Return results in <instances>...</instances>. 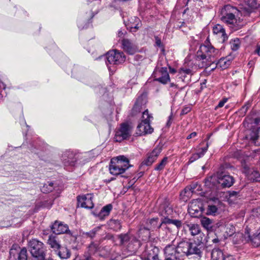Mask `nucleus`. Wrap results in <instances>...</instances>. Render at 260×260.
I'll list each match as a JSON object with an SVG mask.
<instances>
[{"mask_svg": "<svg viewBox=\"0 0 260 260\" xmlns=\"http://www.w3.org/2000/svg\"><path fill=\"white\" fill-rule=\"evenodd\" d=\"M220 56L219 50L211 45L207 39L205 44L201 45L198 50L196 60L200 68H207L214 63Z\"/></svg>", "mask_w": 260, "mask_h": 260, "instance_id": "f257e3e1", "label": "nucleus"}, {"mask_svg": "<svg viewBox=\"0 0 260 260\" xmlns=\"http://www.w3.org/2000/svg\"><path fill=\"white\" fill-rule=\"evenodd\" d=\"M130 167L129 159L123 155H120L111 159L109 171L112 175L118 176L123 174Z\"/></svg>", "mask_w": 260, "mask_h": 260, "instance_id": "f03ea898", "label": "nucleus"}, {"mask_svg": "<svg viewBox=\"0 0 260 260\" xmlns=\"http://www.w3.org/2000/svg\"><path fill=\"white\" fill-rule=\"evenodd\" d=\"M29 251L32 256V260L44 259L45 257L44 244L42 242L32 239L29 243Z\"/></svg>", "mask_w": 260, "mask_h": 260, "instance_id": "7ed1b4c3", "label": "nucleus"}, {"mask_svg": "<svg viewBox=\"0 0 260 260\" xmlns=\"http://www.w3.org/2000/svg\"><path fill=\"white\" fill-rule=\"evenodd\" d=\"M239 13L238 10L230 5H226L221 11V19L223 22L233 24L236 22V15Z\"/></svg>", "mask_w": 260, "mask_h": 260, "instance_id": "20e7f679", "label": "nucleus"}, {"mask_svg": "<svg viewBox=\"0 0 260 260\" xmlns=\"http://www.w3.org/2000/svg\"><path fill=\"white\" fill-rule=\"evenodd\" d=\"M107 62H106L107 66L109 70L110 67L109 64H119L123 63L125 60V56L122 52L116 50H113L109 51L106 56Z\"/></svg>", "mask_w": 260, "mask_h": 260, "instance_id": "39448f33", "label": "nucleus"}, {"mask_svg": "<svg viewBox=\"0 0 260 260\" xmlns=\"http://www.w3.org/2000/svg\"><path fill=\"white\" fill-rule=\"evenodd\" d=\"M131 134L132 129L130 125L127 123H123L115 130L114 139L116 142H120L128 139Z\"/></svg>", "mask_w": 260, "mask_h": 260, "instance_id": "423d86ee", "label": "nucleus"}, {"mask_svg": "<svg viewBox=\"0 0 260 260\" xmlns=\"http://www.w3.org/2000/svg\"><path fill=\"white\" fill-rule=\"evenodd\" d=\"M81 156L80 154L74 153L70 150H66L63 152L61 159L65 166L74 167L79 161V164L81 163L80 160Z\"/></svg>", "mask_w": 260, "mask_h": 260, "instance_id": "0eeeda50", "label": "nucleus"}, {"mask_svg": "<svg viewBox=\"0 0 260 260\" xmlns=\"http://www.w3.org/2000/svg\"><path fill=\"white\" fill-rule=\"evenodd\" d=\"M153 76L155 81L162 84H166L170 81V76L167 68L157 67L153 72Z\"/></svg>", "mask_w": 260, "mask_h": 260, "instance_id": "6e6552de", "label": "nucleus"}, {"mask_svg": "<svg viewBox=\"0 0 260 260\" xmlns=\"http://www.w3.org/2000/svg\"><path fill=\"white\" fill-rule=\"evenodd\" d=\"M92 194L79 196L77 197L78 206L86 209H92L93 207Z\"/></svg>", "mask_w": 260, "mask_h": 260, "instance_id": "1a4fd4ad", "label": "nucleus"}, {"mask_svg": "<svg viewBox=\"0 0 260 260\" xmlns=\"http://www.w3.org/2000/svg\"><path fill=\"white\" fill-rule=\"evenodd\" d=\"M165 260H176L179 257L177 247L174 244H169L164 248Z\"/></svg>", "mask_w": 260, "mask_h": 260, "instance_id": "9d476101", "label": "nucleus"}, {"mask_svg": "<svg viewBox=\"0 0 260 260\" xmlns=\"http://www.w3.org/2000/svg\"><path fill=\"white\" fill-rule=\"evenodd\" d=\"M161 148L160 147H155L151 152L147 154L146 158L142 162V165H145L147 166H151L157 159L158 156L161 152Z\"/></svg>", "mask_w": 260, "mask_h": 260, "instance_id": "9b49d317", "label": "nucleus"}, {"mask_svg": "<svg viewBox=\"0 0 260 260\" xmlns=\"http://www.w3.org/2000/svg\"><path fill=\"white\" fill-rule=\"evenodd\" d=\"M122 48L127 53L133 55L138 51L137 46L127 39H124L121 42Z\"/></svg>", "mask_w": 260, "mask_h": 260, "instance_id": "f8f14e48", "label": "nucleus"}, {"mask_svg": "<svg viewBox=\"0 0 260 260\" xmlns=\"http://www.w3.org/2000/svg\"><path fill=\"white\" fill-rule=\"evenodd\" d=\"M153 128L150 126V122L141 121L137 127L136 134L142 136L153 132Z\"/></svg>", "mask_w": 260, "mask_h": 260, "instance_id": "ddd939ff", "label": "nucleus"}, {"mask_svg": "<svg viewBox=\"0 0 260 260\" xmlns=\"http://www.w3.org/2000/svg\"><path fill=\"white\" fill-rule=\"evenodd\" d=\"M51 228L52 232L56 235L67 233L69 231V226L67 224L58 221H55Z\"/></svg>", "mask_w": 260, "mask_h": 260, "instance_id": "4468645a", "label": "nucleus"}, {"mask_svg": "<svg viewBox=\"0 0 260 260\" xmlns=\"http://www.w3.org/2000/svg\"><path fill=\"white\" fill-rule=\"evenodd\" d=\"M202 246L200 243H197L195 242H189L188 255L195 254L198 257H201L202 255Z\"/></svg>", "mask_w": 260, "mask_h": 260, "instance_id": "2eb2a0df", "label": "nucleus"}, {"mask_svg": "<svg viewBox=\"0 0 260 260\" xmlns=\"http://www.w3.org/2000/svg\"><path fill=\"white\" fill-rule=\"evenodd\" d=\"M218 182L223 187H229L234 183V178L229 175L221 174L218 178Z\"/></svg>", "mask_w": 260, "mask_h": 260, "instance_id": "dca6fc26", "label": "nucleus"}, {"mask_svg": "<svg viewBox=\"0 0 260 260\" xmlns=\"http://www.w3.org/2000/svg\"><path fill=\"white\" fill-rule=\"evenodd\" d=\"M173 214L172 208L169 206L162 205L160 208L159 214L162 217L161 219V223L159 225L158 228H160L161 225L164 223L166 218H170Z\"/></svg>", "mask_w": 260, "mask_h": 260, "instance_id": "f3484780", "label": "nucleus"}, {"mask_svg": "<svg viewBox=\"0 0 260 260\" xmlns=\"http://www.w3.org/2000/svg\"><path fill=\"white\" fill-rule=\"evenodd\" d=\"M198 203L197 201H192L189 205L188 211L191 216L196 217L201 213V208L197 205Z\"/></svg>", "mask_w": 260, "mask_h": 260, "instance_id": "a211bd4d", "label": "nucleus"}, {"mask_svg": "<svg viewBox=\"0 0 260 260\" xmlns=\"http://www.w3.org/2000/svg\"><path fill=\"white\" fill-rule=\"evenodd\" d=\"M145 104V100L143 95H141L138 98L136 103L132 109V113L134 115L140 112L142 108V106Z\"/></svg>", "mask_w": 260, "mask_h": 260, "instance_id": "6ab92c4d", "label": "nucleus"}, {"mask_svg": "<svg viewBox=\"0 0 260 260\" xmlns=\"http://www.w3.org/2000/svg\"><path fill=\"white\" fill-rule=\"evenodd\" d=\"M189 246V242L181 241L179 243L177 246L179 255L184 254L188 256Z\"/></svg>", "mask_w": 260, "mask_h": 260, "instance_id": "aec40b11", "label": "nucleus"}, {"mask_svg": "<svg viewBox=\"0 0 260 260\" xmlns=\"http://www.w3.org/2000/svg\"><path fill=\"white\" fill-rule=\"evenodd\" d=\"M47 244L51 248L55 251L59 250L61 247L60 242L57 237L52 235L49 236Z\"/></svg>", "mask_w": 260, "mask_h": 260, "instance_id": "412c9836", "label": "nucleus"}, {"mask_svg": "<svg viewBox=\"0 0 260 260\" xmlns=\"http://www.w3.org/2000/svg\"><path fill=\"white\" fill-rule=\"evenodd\" d=\"M247 179L251 181H260V174L253 169H248L245 172Z\"/></svg>", "mask_w": 260, "mask_h": 260, "instance_id": "4be33fe9", "label": "nucleus"}, {"mask_svg": "<svg viewBox=\"0 0 260 260\" xmlns=\"http://www.w3.org/2000/svg\"><path fill=\"white\" fill-rule=\"evenodd\" d=\"M255 144H257V140H260V127L252 128L247 137Z\"/></svg>", "mask_w": 260, "mask_h": 260, "instance_id": "5701e85b", "label": "nucleus"}, {"mask_svg": "<svg viewBox=\"0 0 260 260\" xmlns=\"http://www.w3.org/2000/svg\"><path fill=\"white\" fill-rule=\"evenodd\" d=\"M216 67H220L222 69L227 68L231 63V58L230 57H221L217 62H215Z\"/></svg>", "mask_w": 260, "mask_h": 260, "instance_id": "b1692460", "label": "nucleus"}, {"mask_svg": "<svg viewBox=\"0 0 260 260\" xmlns=\"http://www.w3.org/2000/svg\"><path fill=\"white\" fill-rule=\"evenodd\" d=\"M213 31L215 34H219L221 35V37L222 38V42H224L228 39V36H226L225 32V30L222 25L220 24L216 25L213 27Z\"/></svg>", "mask_w": 260, "mask_h": 260, "instance_id": "393cba45", "label": "nucleus"}, {"mask_svg": "<svg viewBox=\"0 0 260 260\" xmlns=\"http://www.w3.org/2000/svg\"><path fill=\"white\" fill-rule=\"evenodd\" d=\"M224 254L218 248H214L211 252L212 260H223Z\"/></svg>", "mask_w": 260, "mask_h": 260, "instance_id": "a878e982", "label": "nucleus"}, {"mask_svg": "<svg viewBox=\"0 0 260 260\" xmlns=\"http://www.w3.org/2000/svg\"><path fill=\"white\" fill-rule=\"evenodd\" d=\"M112 208V206L111 204H108L103 207L99 214L100 218L103 219L105 217L108 216Z\"/></svg>", "mask_w": 260, "mask_h": 260, "instance_id": "bb28decb", "label": "nucleus"}, {"mask_svg": "<svg viewBox=\"0 0 260 260\" xmlns=\"http://www.w3.org/2000/svg\"><path fill=\"white\" fill-rule=\"evenodd\" d=\"M201 223L204 228L207 230H210L213 227V221L207 217H203L201 219Z\"/></svg>", "mask_w": 260, "mask_h": 260, "instance_id": "cd10ccee", "label": "nucleus"}, {"mask_svg": "<svg viewBox=\"0 0 260 260\" xmlns=\"http://www.w3.org/2000/svg\"><path fill=\"white\" fill-rule=\"evenodd\" d=\"M187 225L191 235L196 236L200 233L201 230L200 226L198 224L190 223L188 224Z\"/></svg>", "mask_w": 260, "mask_h": 260, "instance_id": "c85d7f7f", "label": "nucleus"}, {"mask_svg": "<svg viewBox=\"0 0 260 260\" xmlns=\"http://www.w3.org/2000/svg\"><path fill=\"white\" fill-rule=\"evenodd\" d=\"M58 252V255L61 258L67 259L70 257L71 252L69 249L66 247H60Z\"/></svg>", "mask_w": 260, "mask_h": 260, "instance_id": "c756f323", "label": "nucleus"}, {"mask_svg": "<svg viewBox=\"0 0 260 260\" xmlns=\"http://www.w3.org/2000/svg\"><path fill=\"white\" fill-rule=\"evenodd\" d=\"M53 185V183L50 182L45 183L41 188V191L45 193L52 191L54 189Z\"/></svg>", "mask_w": 260, "mask_h": 260, "instance_id": "7c9ffc66", "label": "nucleus"}, {"mask_svg": "<svg viewBox=\"0 0 260 260\" xmlns=\"http://www.w3.org/2000/svg\"><path fill=\"white\" fill-rule=\"evenodd\" d=\"M247 5L251 9L257 8L260 6L258 0H244Z\"/></svg>", "mask_w": 260, "mask_h": 260, "instance_id": "2f4dec72", "label": "nucleus"}, {"mask_svg": "<svg viewBox=\"0 0 260 260\" xmlns=\"http://www.w3.org/2000/svg\"><path fill=\"white\" fill-rule=\"evenodd\" d=\"M165 224H173L176 225L177 228H180L182 226V222L180 220L177 219H171L170 218H166L164 221Z\"/></svg>", "mask_w": 260, "mask_h": 260, "instance_id": "473e14b6", "label": "nucleus"}, {"mask_svg": "<svg viewBox=\"0 0 260 260\" xmlns=\"http://www.w3.org/2000/svg\"><path fill=\"white\" fill-rule=\"evenodd\" d=\"M231 48L234 51L237 50L240 46V40L238 38L232 40L230 42Z\"/></svg>", "mask_w": 260, "mask_h": 260, "instance_id": "72a5a7b5", "label": "nucleus"}, {"mask_svg": "<svg viewBox=\"0 0 260 260\" xmlns=\"http://www.w3.org/2000/svg\"><path fill=\"white\" fill-rule=\"evenodd\" d=\"M194 187H187L181 192L180 195L185 196L188 198L194 191Z\"/></svg>", "mask_w": 260, "mask_h": 260, "instance_id": "f704fd0d", "label": "nucleus"}, {"mask_svg": "<svg viewBox=\"0 0 260 260\" xmlns=\"http://www.w3.org/2000/svg\"><path fill=\"white\" fill-rule=\"evenodd\" d=\"M153 119L152 116L149 113L148 110H145L142 114L141 121L150 122Z\"/></svg>", "mask_w": 260, "mask_h": 260, "instance_id": "c9c22d12", "label": "nucleus"}, {"mask_svg": "<svg viewBox=\"0 0 260 260\" xmlns=\"http://www.w3.org/2000/svg\"><path fill=\"white\" fill-rule=\"evenodd\" d=\"M168 163V157H164L161 161L157 165L155 168V170L156 171H161L162 170L166 165Z\"/></svg>", "mask_w": 260, "mask_h": 260, "instance_id": "e433bc0d", "label": "nucleus"}, {"mask_svg": "<svg viewBox=\"0 0 260 260\" xmlns=\"http://www.w3.org/2000/svg\"><path fill=\"white\" fill-rule=\"evenodd\" d=\"M217 210L218 208L216 205L209 204L208 206L207 214L208 215H215Z\"/></svg>", "mask_w": 260, "mask_h": 260, "instance_id": "4c0bfd02", "label": "nucleus"}, {"mask_svg": "<svg viewBox=\"0 0 260 260\" xmlns=\"http://www.w3.org/2000/svg\"><path fill=\"white\" fill-rule=\"evenodd\" d=\"M18 260H27V250L25 248H23L18 253Z\"/></svg>", "mask_w": 260, "mask_h": 260, "instance_id": "58836bf2", "label": "nucleus"}, {"mask_svg": "<svg viewBox=\"0 0 260 260\" xmlns=\"http://www.w3.org/2000/svg\"><path fill=\"white\" fill-rule=\"evenodd\" d=\"M110 226L115 231L119 230L121 229V225L119 220H112L110 221Z\"/></svg>", "mask_w": 260, "mask_h": 260, "instance_id": "ea45409f", "label": "nucleus"}, {"mask_svg": "<svg viewBox=\"0 0 260 260\" xmlns=\"http://www.w3.org/2000/svg\"><path fill=\"white\" fill-rule=\"evenodd\" d=\"M253 245L255 247H258L260 245V232L256 235L253 236L251 239Z\"/></svg>", "mask_w": 260, "mask_h": 260, "instance_id": "a19ab883", "label": "nucleus"}, {"mask_svg": "<svg viewBox=\"0 0 260 260\" xmlns=\"http://www.w3.org/2000/svg\"><path fill=\"white\" fill-rule=\"evenodd\" d=\"M239 192L235 191H230L229 192V197L228 199L229 202H233L238 198V194Z\"/></svg>", "mask_w": 260, "mask_h": 260, "instance_id": "79ce46f5", "label": "nucleus"}, {"mask_svg": "<svg viewBox=\"0 0 260 260\" xmlns=\"http://www.w3.org/2000/svg\"><path fill=\"white\" fill-rule=\"evenodd\" d=\"M100 229L99 227H96L94 229L92 230L89 232H87L85 233V235L91 238H93L94 237L96 232Z\"/></svg>", "mask_w": 260, "mask_h": 260, "instance_id": "37998d69", "label": "nucleus"}, {"mask_svg": "<svg viewBox=\"0 0 260 260\" xmlns=\"http://www.w3.org/2000/svg\"><path fill=\"white\" fill-rule=\"evenodd\" d=\"M179 73L180 74H184L185 75H189V74H191V71L189 69L183 68H181L179 70Z\"/></svg>", "mask_w": 260, "mask_h": 260, "instance_id": "c03bdc74", "label": "nucleus"}, {"mask_svg": "<svg viewBox=\"0 0 260 260\" xmlns=\"http://www.w3.org/2000/svg\"><path fill=\"white\" fill-rule=\"evenodd\" d=\"M208 147H209V145H208V143H207L206 144V147H205L204 148H202L201 151L197 153L200 156V158H201V157H202L204 155V154H205V153L206 152V151L208 150Z\"/></svg>", "mask_w": 260, "mask_h": 260, "instance_id": "a18cd8bd", "label": "nucleus"}, {"mask_svg": "<svg viewBox=\"0 0 260 260\" xmlns=\"http://www.w3.org/2000/svg\"><path fill=\"white\" fill-rule=\"evenodd\" d=\"M158 221V218H152L149 220V223L151 225L152 228H155L157 226Z\"/></svg>", "mask_w": 260, "mask_h": 260, "instance_id": "49530a36", "label": "nucleus"}, {"mask_svg": "<svg viewBox=\"0 0 260 260\" xmlns=\"http://www.w3.org/2000/svg\"><path fill=\"white\" fill-rule=\"evenodd\" d=\"M154 38L155 45L159 47H163V45L162 44L160 38L158 36H155Z\"/></svg>", "mask_w": 260, "mask_h": 260, "instance_id": "de8ad7c7", "label": "nucleus"}, {"mask_svg": "<svg viewBox=\"0 0 260 260\" xmlns=\"http://www.w3.org/2000/svg\"><path fill=\"white\" fill-rule=\"evenodd\" d=\"M200 158V156L197 153L193 154L189 158L188 162L192 163L195 160Z\"/></svg>", "mask_w": 260, "mask_h": 260, "instance_id": "09e8293b", "label": "nucleus"}, {"mask_svg": "<svg viewBox=\"0 0 260 260\" xmlns=\"http://www.w3.org/2000/svg\"><path fill=\"white\" fill-rule=\"evenodd\" d=\"M98 250V246L94 244H91L89 247V250L91 253H94Z\"/></svg>", "mask_w": 260, "mask_h": 260, "instance_id": "8fccbe9b", "label": "nucleus"}, {"mask_svg": "<svg viewBox=\"0 0 260 260\" xmlns=\"http://www.w3.org/2000/svg\"><path fill=\"white\" fill-rule=\"evenodd\" d=\"M119 237L122 244L127 241L129 239V237L127 234L121 235Z\"/></svg>", "mask_w": 260, "mask_h": 260, "instance_id": "3c124183", "label": "nucleus"}, {"mask_svg": "<svg viewBox=\"0 0 260 260\" xmlns=\"http://www.w3.org/2000/svg\"><path fill=\"white\" fill-rule=\"evenodd\" d=\"M226 233H227L228 236H232L235 233V228L233 226H231L229 231L228 232V231H226Z\"/></svg>", "mask_w": 260, "mask_h": 260, "instance_id": "603ef678", "label": "nucleus"}, {"mask_svg": "<svg viewBox=\"0 0 260 260\" xmlns=\"http://www.w3.org/2000/svg\"><path fill=\"white\" fill-rule=\"evenodd\" d=\"M227 101H228V99H226V98H224V99H222L221 101H220L219 102L216 108L222 107L224 106V104L227 102Z\"/></svg>", "mask_w": 260, "mask_h": 260, "instance_id": "864d4df0", "label": "nucleus"}, {"mask_svg": "<svg viewBox=\"0 0 260 260\" xmlns=\"http://www.w3.org/2000/svg\"><path fill=\"white\" fill-rule=\"evenodd\" d=\"M223 260H235V258L233 255L226 254L224 255Z\"/></svg>", "mask_w": 260, "mask_h": 260, "instance_id": "5fc2aeb1", "label": "nucleus"}, {"mask_svg": "<svg viewBox=\"0 0 260 260\" xmlns=\"http://www.w3.org/2000/svg\"><path fill=\"white\" fill-rule=\"evenodd\" d=\"M190 111V107H185L181 111V114H187L188 112Z\"/></svg>", "mask_w": 260, "mask_h": 260, "instance_id": "6e6d98bb", "label": "nucleus"}, {"mask_svg": "<svg viewBox=\"0 0 260 260\" xmlns=\"http://www.w3.org/2000/svg\"><path fill=\"white\" fill-rule=\"evenodd\" d=\"M197 135L196 132H192L190 134H189L186 138L187 139H190L192 138L195 137Z\"/></svg>", "mask_w": 260, "mask_h": 260, "instance_id": "4d7b16f0", "label": "nucleus"}, {"mask_svg": "<svg viewBox=\"0 0 260 260\" xmlns=\"http://www.w3.org/2000/svg\"><path fill=\"white\" fill-rule=\"evenodd\" d=\"M139 26H138V24H137L135 26H131V31H135L136 30H133V29H135L136 30H137L138 28H139Z\"/></svg>", "mask_w": 260, "mask_h": 260, "instance_id": "13d9d810", "label": "nucleus"}, {"mask_svg": "<svg viewBox=\"0 0 260 260\" xmlns=\"http://www.w3.org/2000/svg\"><path fill=\"white\" fill-rule=\"evenodd\" d=\"M172 119V115H170L169 117V120H168V122L167 123V126H169L171 125V122H171Z\"/></svg>", "mask_w": 260, "mask_h": 260, "instance_id": "bf43d9fd", "label": "nucleus"}, {"mask_svg": "<svg viewBox=\"0 0 260 260\" xmlns=\"http://www.w3.org/2000/svg\"><path fill=\"white\" fill-rule=\"evenodd\" d=\"M255 52L260 56V46H257Z\"/></svg>", "mask_w": 260, "mask_h": 260, "instance_id": "052dcab7", "label": "nucleus"}, {"mask_svg": "<svg viewBox=\"0 0 260 260\" xmlns=\"http://www.w3.org/2000/svg\"><path fill=\"white\" fill-rule=\"evenodd\" d=\"M123 35V32L121 30L118 31V36L119 37H121Z\"/></svg>", "mask_w": 260, "mask_h": 260, "instance_id": "680f3d73", "label": "nucleus"}, {"mask_svg": "<svg viewBox=\"0 0 260 260\" xmlns=\"http://www.w3.org/2000/svg\"><path fill=\"white\" fill-rule=\"evenodd\" d=\"M15 251H16V250H15V249H11L10 250V254L11 255H14V252H15Z\"/></svg>", "mask_w": 260, "mask_h": 260, "instance_id": "e2e57ef3", "label": "nucleus"}, {"mask_svg": "<svg viewBox=\"0 0 260 260\" xmlns=\"http://www.w3.org/2000/svg\"><path fill=\"white\" fill-rule=\"evenodd\" d=\"M212 241L213 243H218L219 241V240L218 238H214L212 240Z\"/></svg>", "mask_w": 260, "mask_h": 260, "instance_id": "0e129e2a", "label": "nucleus"}, {"mask_svg": "<svg viewBox=\"0 0 260 260\" xmlns=\"http://www.w3.org/2000/svg\"><path fill=\"white\" fill-rule=\"evenodd\" d=\"M170 71L171 73H175L176 72L175 69L170 68Z\"/></svg>", "mask_w": 260, "mask_h": 260, "instance_id": "69168bd1", "label": "nucleus"}, {"mask_svg": "<svg viewBox=\"0 0 260 260\" xmlns=\"http://www.w3.org/2000/svg\"><path fill=\"white\" fill-rule=\"evenodd\" d=\"M253 62L249 61L248 65L250 67L252 66Z\"/></svg>", "mask_w": 260, "mask_h": 260, "instance_id": "338daca9", "label": "nucleus"}, {"mask_svg": "<svg viewBox=\"0 0 260 260\" xmlns=\"http://www.w3.org/2000/svg\"><path fill=\"white\" fill-rule=\"evenodd\" d=\"M145 230L146 231L147 233H149V228H147L146 229H145Z\"/></svg>", "mask_w": 260, "mask_h": 260, "instance_id": "774afa93", "label": "nucleus"}]
</instances>
